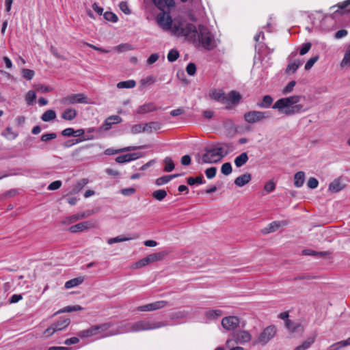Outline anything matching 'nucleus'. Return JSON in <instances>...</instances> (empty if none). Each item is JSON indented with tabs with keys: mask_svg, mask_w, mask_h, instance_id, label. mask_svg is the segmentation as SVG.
<instances>
[{
	"mask_svg": "<svg viewBox=\"0 0 350 350\" xmlns=\"http://www.w3.org/2000/svg\"><path fill=\"white\" fill-rule=\"evenodd\" d=\"M36 98V92L33 90H29L26 94L25 99L28 105H31L35 101Z\"/></svg>",
	"mask_w": 350,
	"mask_h": 350,
	"instance_id": "nucleus-51",
	"label": "nucleus"
},
{
	"mask_svg": "<svg viewBox=\"0 0 350 350\" xmlns=\"http://www.w3.org/2000/svg\"><path fill=\"white\" fill-rule=\"evenodd\" d=\"M275 189V183L273 181V180H269L268 182H267L265 185V187H264V189L267 192V193H271L273 191H274Z\"/></svg>",
	"mask_w": 350,
	"mask_h": 350,
	"instance_id": "nucleus-60",
	"label": "nucleus"
},
{
	"mask_svg": "<svg viewBox=\"0 0 350 350\" xmlns=\"http://www.w3.org/2000/svg\"><path fill=\"white\" fill-rule=\"evenodd\" d=\"M157 23L165 30H170L172 27V18L169 13L165 10L161 11L157 16Z\"/></svg>",
	"mask_w": 350,
	"mask_h": 350,
	"instance_id": "nucleus-7",
	"label": "nucleus"
},
{
	"mask_svg": "<svg viewBox=\"0 0 350 350\" xmlns=\"http://www.w3.org/2000/svg\"><path fill=\"white\" fill-rule=\"evenodd\" d=\"M186 71L189 75H194L196 72V65L192 62L189 63L186 67Z\"/></svg>",
	"mask_w": 350,
	"mask_h": 350,
	"instance_id": "nucleus-59",
	"label": "nucleus"
},
{
	"mask_svg": "<svg viewBox=\"0 0 350 350\" xmlns=\"http://www.w3.org/2000/svg\"><path fill=\"white\" fill-rule=\"evenodd\" d=\"M217 168L211 167L205 170V174L208 179H212L216 176Z\"/></svg>",
	"mask_w": 350,
	"mask_h": 350,
	"instance_id": "nucleus-57",
	"label": "nucleus"
},
{
	"mask_svg": "<svg viewBox=\"0 0 350 350\" xmlns=\"http://www.w3.org/2000/svg\"><path fill=\"white\" fill-rule=\"evenodd\" d=\"M172 32L177 36H190L191 38L196 39L198 34V30L195 25L192 23H186L181 20H175L172 23V27L170 29Z\"/></svg>",
	"mask_w": 350,
	"mask_h": 350,
	"instance_id": "nucleus-2",
	"label": "nucleus"
},
{
	"mask_svg": "<svg viewBox=\"0 0 350 350\" xmlns=\"http://www.w3.org/2000/svg\"><path fill=\"white\" fill-rule=\"evenodd\" d=\"M56 118V112L53 109L46 111L41 116V120L44 122H50Z\"/></svg>",
	"mask_w": 350,
	"mask_h": 350,
	"instance_id": "nucleus-39",
	"label": "nucleus"
},
{
	"mask_svg": "<svg viewBox=\"0 0 350 350\" xmlns=\"http://www.w3.org/2000/svg\"><path fill=\"white\" fill-rule=\"evenodd\" d=\"M308 187L310 189H316L318 187L319 181L315 178H310L308 181Z\"/></svg>",
	"mask_w": 350,
	"mask_h": 350,
	"instance_id": "nucleus-64",
	"label": "nucleus"
},
{
	"mask_svg": "<svg viewBox=\"0 0 350 350\" xmlns=\"http://www.w3.org/2000/svg\"><path fill=\"white\" fill-rule=\"evenodd\" d=\"M296 85V81L293 80V81H291L282 90V93L283 94H289L291 93L293 90V88L295 87V85Z\"/></svg>",
	"mask_w": 350,
	"mask_h": 350,
	"instance_id": "nucleus-55",
	"label": "nucleus"
},
{
	"mask_svg": "<svg viewBox=\"0 0 350 350\" xmlns=\"http://www.w3.org/2000/svg\"><path fill=\"white\" fill-rule=\"evenodd\" d=\"M210 98L220 102L222 104H224V100H226V95L225 92L221 89H213L209 93Z\"/></svg>",
	"mask_w": 350,
	"mask_h": 350,
	"instance_id": "nucleus-17",
	"label": "nucleus"
},
{
	"mask_svg": "<svg viewBox=\"0 0 350 350\" xmlns=\"http://www.w3.org/2000/svg\"><path fill=\"white\" fill-rule=\"evenodd\" d=\"M35 88L37 90V91L41 93H47L53 90V88L51 86L45 85L41 83L36 85Z\"/></svg>",
	"mask_w": 350,
	"mask_h": 350,
	"instance_id": "nucleus-50",
	"label": "nucleus"
},
{
	"mask_svg": "<svg viewBox=\"0 0 350 350\" xmlns=\"http://www.w3.org/2000/svg\"><path fill=\"white\" fill-rule=\"evenodd\" d=\"M319 58V55H315L310 58L305 64V70H309L313 66V65L318 61Z\"/></svg>",
	"mask_w": 350,
	"mask_h": 350,
	"instance_id": "nucleus-53",
	"label": "nucleus"
},
{
	"mask_svg": "<svg viewBox=\"0 0 350 350\" xmlns=\"http://www.w3.org/2000/svg\"><path fill=\"white\" fill-rule=\"evenodd\" d=\"M163 162L165 164V167L163 168L164 172H170L174 170L175 165L174 163V161H172V159L170 157H165V159L163 160Z\"/></svg>",
	"mask_w": 350,
	"mask_h": 350,
	"instance_id": "nucleus-42",
	"label": "nucleus"
},
{
	"mask_svg": "<svg viewBox=\"0 0 350 350\" xmlns=\"http://www.w3.org/2000/svg\"><path fill=\"white\" fill-rule=\"evenodd\" d=\"M252 179V175L250 173L243 174L234 179V184L238 187H243L247 184Z\"/></svg>",
	"mask_w": 350,
	"mask_h": 350,
	"instance_id": "nucleus-23",
	"label": "nucleus"
},
{
	"mask_svg": "<svg viewBox=\"0 0 350 350\" xmlns=\"http://www.w3.org/2000/svg\"><path fill=\"white\" fill-rule=\"evenodd\" d=\"M232 165L230 162L224 163L221 167V173L225 175L228 176L232 173Z\"/></svg>",
	"mask_w": 350,
	"mask_h": 350,
	"instance_id": "nucleus-46",
	"label": "nucleus"
},
{
	"mask_svg": "<svg viewBox=\"0 0 350 350\" xmlns=\"http://www.w3.org/2000/svg\"><path fill=\"white\" fill-rule=\"evenodd\" d=\"M340 65L342 67H350V51H349L347 49L345 53Z\"/></svg>",
	"mask_w": 350,
	"mask_h": 350,
	"instance_id": "nucleus-47",
	"label": "nucleus"
},
{
	"mask_svg": "<svg viewBox=\"0 0 350 350\" xmlns=\"http://www.w3.org/2000/svg\"><path fill=\"white\" fill-rule=\"evenodd\" d=\"M152 196L157 200L162 201L167 196V192L164 189H159L154 191Z\"/></svg>",
	"mask_w": 350,
	"mask_h": 350,
	"instance_id": "nucleus-43",
	"label": "nucleus"
},
{
	"mask_svg": "<svg viewBox=\"0 0 350 350\" xmlns=\"http://www.w3.org/2000/svg\"><path fill=\"white\" fill-rule=\"evenodd\" d=\"M122 118L118 115L111 116L105 120L101 129H104L105 131L109 130L113 124L120 123L122 122Z\"/></svg>",
	"mask_w": 350,
	"mask_h": 350,
	"instance_id": "nucleus-20",
	"label": "nucleus"
},
{
	"mask_svg": "<svg viewBox=\"0 0 350 350\" xmlns=\"http://www.w3.org/2000/svg\"><path fill=\"white\" fill-rule=\"evenodd\" d=\"M233 337L237 343L244 344L248 342L252 339L250 333L245 330H238L233 333Z\"/></svg>",
	"mask_w": 350,
	"mask_h": 350,
	"instance_id": "nucleus-14",
	"label": "nucleus"
},
{
	"mask_svg": "<svg viewBox=\"0 0 350 350\" xmlns=\"http://www.w3.org/2000/svg\"><path fill=\"white\" fill-rule=\"evenodd\" d=\"M242 100L241 94L237 91L232 90L226 96V100H224L225 109H231L233 107L238 105Z\"/></svg>",
	"mask_w": 350,
	"mask_h": 350,
	"instance_id": "nucleus-8",
	"label": "nucleus"
},
{
	"mask_svg": "<svg viewBox=\"0 0 350 350\" xmlns=\"http://www.w3.org/2000/svg\"><path fill=\"white\" fill-rule=\"evenodd\" d=\"M93 138H94V137L92 135V136L86 135V136H83L82 137H79V138H76V139H68L64 144V146L66 148H68V147H70L72 145H75L76 144H79V143L82 142L85 140L92 139Z\"/></svg>",
	"mask_w": 350,
	"mask_h": 350,
	"instance_id": "nucleus-29",
	"label": "nucleus"
},
{
	"mask_svg": "<svg viewBox=\"0 0 350 350\" xmlns=\"http://www.w3.org/2000/svg\"><path fill=\"white\" fill-rule=\"evenodd\" d=\"M277 331L278 329L275 325L267 326L262 329L254 344L260 343L261 345L265 346L275 337Z\"/></svg>",
	"mask_w": 350,
	"mask_h": 350,
	"instance_id": "nucleus-4",
	"label": "nucleus"
},
{
	"mask_svg": "<svg viewBox=\"0 0 350 350\" xmlns=\"http://www.w3.org/2000/svg\"><path fill=\"white\" fill-rule=\"evenodd\" d=\"M77 116V111L74 108H67L62 113V118L65 120L71 121Z\"/></svg>",
	"mask_w": 350,
	"mask_h": 350,
	"instance_id": "nucleus-25",
	"label": "nucleus"
},
{
	"mask_svg": "<svg viewBox=\"0 0 350 350\" xmlns=\"http://www.w3.org/2000/svg\"><path fill=\"white\" fill-rule=\"evenodd\" d=\"M146 10H150L154 5L160 11L165 10L163 0H143Z\"/></svg>",
	"mask_w": 350,
	"mask_h": 350,
	"instance_id": "nucleus-19",
	"label": "nucleus"
},
{
	"mask_svg": "<svg viewBox=\"0 0 350 350\" xmlns=\"http://www.w3.org/2000/svg\"><path fill=\"white\" fill-rule=\"evenodd\" d=\"M70 323V318L67 317H62L53 323V332L61 331L68 327Z\"/></svg>",
	"mask_w": 350,
	"mask_h": 350,
	"instance_id": "nucleus-21",
	"label": "nucleus"
},
{
	"mask_svg": "<svg viewBox=\"0 0 350 350\" xmlns=\"http://www.w3.org/2000/svg\"><path fill=\"white\" fill-rule=\"evenodd\" d=\"M161 125L157 122H150L144 124L143 129L144 132L151 133L152 131H157L160 129Z\"/></svg>",
	"mask_w": 350,
	"mask_h": 350,
	"instance_id": "nucleus-37",
	"label": "nucleus"
},
{
	"mask_svg": "<svg viewBox=\"0 0 350 350\" xmlns=\"http://www.w3.org/2000/svg\"><path fill=\"white\" fill-rule=\"evenodd\" d=\"M244 120L249 124H254L262 122L266 118H269V114L267 111H250L246 112L244 116Z\"/></svg>",
	"mask_w": 350,
	"mask_h": 350,
	"instance_id": "nucleus-5",
	"label": "nucleus"
},
{
	"mask_svg": "<svg viewBox=\"0 0 350 350\" xmlns=\"http://www.w3.org/2000/svg\"><path fill=\"white\" fill-rule=\"evenodd\" d=\"M142 156L141 152H133L125 154H121L116 158V161L118 163H124L134 161Z\"/></svg>",
	"mask_w": 350,
	"mask_h": 350,
	"instance_id": "nucleus-16",
	"label": "nucleus"
},
{
	"mask_svg": "<svg viewBox=\"0 0 350 350\" xmlns=\"http://www.w3.org/2000/svg\"><path fill=\"white\" fill-rule=\"evenodd\" d=\"M344 187V185L341 183L340 179H335L333 182L329 183V190L332 192L337 193L343 189Z\"/></svg>",
	"mask_w": 350,
	"mask_h": 350,
	"instance_id": "nucleus-33",
	"label": "nucleus"
},
{
	"mask_svg": "<svg viewBox=\"0 0 350 350\" xmlns=\"http://www.w3.org/2000/svg\"><path fill=\"white\" fill-rule=\"evenodd\" d=\"M154 81H155V79H154V77L150 75V76H148L147 77H146L144 79H141L140 83L142 85H146L152 84L154 83Z\"/></svg>",
	"mask_w": 350,
	"mask_h": 350,
	"instance_id": "nucleus-63",
	"label": "nucleus"
},
{
	"mask_svg": "<svg viewBox=\"0 0 350 350\" xmlns=\"http://www.w3.org/2000/svg\"><path fill=\"white\" fill-rule=\"evenodd\" d=\"M286 224H287L286 221H273L268 225V227L265 228L263 230V232L269 233V232H275L281 226H285Z\"/></svg>",
	"mask_w": 350,
	"mask_h": 350,
	"instance_id": "nucleus-26",
	"label": "nucleus"
},
{
	"mask_svg": "<svg viewBox=\"0 0 350 350\" xmlns=\"http://www.w3.org/2000/svg\"><path fill=\"white\" fill-rule=\"evenodd\" d=\"M144 146H127L120 149H113V148H107L105 150L104 154L105 155H113L117 153L120 152H129L131 150H136L138 149H142L144 148Z\"/></svg>",
	"mask_w": 350,
	"mask_h": 350,
	"instance_id": "nucleus-18",
	"label": "nucleus"
},
{
	"mask_svg": "<svg viewBox=\"0 0 350 350\" xmlns=\"http://www.w3.org/2000/svg\"><path fill=\"white\" fill-rule=\"evenodd\" d=\"M285 327L288 332L293 336L301 337L305 331V328L301 323H296L292 320L287 321Z\"/></svg>",
	"mask_w": 350,
	"mask_h": 350,
	"instance_id": "nucleus-9",
	"label": "nucleus"
},
{
	"mask_svg": "<svg viewBox=\"0 0 350 350\" xmlns=\"http://www.w3.org/2000/svg\"><path fill=\"white\" fill-rule=\"evenodd\" d=\"M96 329L97 328L95 327V325H92L90 328L78 332L77 335L82 338H89L92 336L98 335Z\"/></svg>",
	"mask_w": 350,
	"mask_h": 350,
	"instance_id": "nucleus-28",
	"label": "nucleus"
},
{
	"mask_svg": "<svg viewBox=\"0 0 350 350\" xmlns=\"http://www.w3.org/2000/svg\"><path fill=\"white\" fill-rule=\"evenodd\" d=\"M340 10L335 11L332 16L333 17L337 16L338 14H342L346 12H350V0H346L341 3L337 5Z\"/></svg>",
	"mask_w": 350,
	"mask_h": 350,
	"instance_id": "nucleus-24",
	"label": "nucleus"
},
{
	"mask_svg": "<svg viewBox=\"0 0 350 350\" xmlns=\"http://www.w3.org/2000/svg\"><path fill=\"white\" fill-rule=\"evenodd\" d=\"M215 150L216 151L215 154L219 157L218 159H219V160L229 154V150H224L222 146H216Z\"/></svg>",
	"mask_w": 350,
	"mask_h": 350,
	"instance_id": "nucleus-52",
	"label": "nucleus"
},
{
	"mask_svg": "<svg viewBox=\"0 0 350 350\" xmlns=\"http://www.w3.org/2000/svg\"><path fill=\"white\" fill-rule=\"evenodd\" d=\"M105 20L113 23H116L118 21V17L116 14L112 12L107 11L103 14Z\"/></svg>",
	"mask_w": 350,
	"mask_h": 350,
	"instance_id": "nucleus-48",
	"label": "nucleus"
},
{
	"mask_svg": "<svg viewBox=\"0 0 350 350\" xmlns=\"http://www.w3.org/2000/svg\"><path fill=\"white\" fill-rule=\"evenodd\" d=\"M92 227H94V224L92 221H85L71 226L69 228V231L72 233H77L82 232L84 230L90 229Z\"/></svg>",
	"mask_w": 350,
	"mask_h": 350,
	"instance_id": "nucleus-15",
	"label": "nucleus"
},
{
	"mask_svg": "<svg viewBox=\"0 0 350 350\" xmlns=\"http://www.w3.org/2000/svg\"><path fill=\"white\" fill-rule=\"evenodd\" d=\"M305 181V173L302 171L297 172L294 175V185L296 187H301L303 186Z\"/></svg>",
	"mask_w": 350,
	"mask_h": 350,
	"instance_id": "nucleus-30",
	"label": "nucleus"
},
{
	"mask_svg": "<svg viewBox=\"0 0 350 350\" xmlns=\"http://www.w3.org/2000/svg\"><path fill=\"white\" fill-rule=\"evenodd\" d=\"M302 64L301 60L297 59L292 62H289L285 70V73L288 74L290 72L294 73L299 67Z\"/></svg>",
	"mask_w": 350,
	"mask_h": 350,
	"instance_id": "nucleus-34",
	"label": "nucleus"
},
{
	"mask_svg": "<svg viewBox=\"0 0 350 350\" xmlns=\"http://www.w3.org/2000/svg\"><path fill=\"white\" fill-rule=\"evenodd\" d=\"M83 310V308L79 305L68 306H66V307L59 310L58 311H57L53 314V316L61 314V313H64V312H76V311H81Z\"/></svg>",
	"mask_w": 350,
	"mask_h": 350,
	"instance_id": "nucleus-31",
	"label": "nucleus"
},
{
	"mask_svg": "<svg viewBox=\"0 0 350 350\" xmlns=\"http://www.w3.org/2000/svg\"><path fill=\"white\" fill-rule=\"evenodd\" d=\"M248 159L249 158L247 153L245 152H242L240 155L235 158L234 164L237 167H241L247 162Z\"/></svg>",
	"mask_w": 350,
	"mask_h": 350,
	"instance_id": "nucleus-35",
	"label": "nucleus"
},
{
	"mask_svg": "<svg viewBox=\"0 0 350 350\" xmlns=\"http://www.w3.org/2000/svg\"><path fill=\"white\" fill-rule=\"evenodd\" d=\"M240 323L239 319L236 316L226 317L221 320L222 327L228 331H233L238 327Z\"/></svg>",
	"mask_w": 350,
	"mask_h": 350,
	"instance_id": "nucleus-11",
	"label": "nucleus"
},
{
	"mask_svg": "<svg viewBox=\"0 0 350 350\" xmlns=\"http://www.w3.org/2000/svg\"><path fill=\"white\" fill-rule=\"evenodd\" d=\"M22 76L27 80H31L33 79L35 72L33 70L23 68L21 70Z\"/></svg>",
	"mask_w": 350,
	"mask_h": 350,
	"instance_id": "nucleus-49",
	"label": "nucleus"
},
{
	"mask_svg": "<svg viewBox=\"0 0 350 350\" xmlns=\"http://www.w3.org/2000/svg\"><path fill=\"white\" fill-rule=\"evenodd\" d=\"M312 44L310 42H306L301 45L299 49L300 55L306 54L311 49Z\"/></svg>",
	"mask_w": 350,
	"mask_h": 350,
	"instance_id": "nucleus-54",
	"label": "nucleus"
},
{
	"mask_svg": "<svg viewBox=\"0 0 350 350\" xmlns=\"http://www.w3.org/2000/svg\"><path fill=\"white\" fill-rule=\"evenodd\" d=\"M273 101V98L270 95L263 96L260 102L257 103V106L260 108H269Z\"/></svg>",
	"mask_w": 350,
	"mask_h": 350,
	"instance_id": "nucleus-36",
	"label": "nucleus"
},
{
	"mask_svg": "<svg viewBox=\"0 0 350 350\" xmlns=\"http://www.w3.org/2000/svg\"><path fill=\"white\" fill-rule=\"evenodd\" d=\"M204 183H205V180L204 179V177L202 175H200V176H198L196 177L190 176L187 178V183L190 186H192V185H195L196 183L201 185V184H204Z\"/></svg>",
	"mask_w": 350,
	"mask_h": 350,
	"instance_id": "nucleus-40",
	"label": "nucleus"
},
{
	"mask_svg": "<svg viewBox=\"0 0 350 350\" xmlns=\"http://www.w3.org/2000/svg\"><path fill=\"white\" fill-rule=\"evenodd\" d=\"M301 96L293 95L278 99L272 106L273 109H278L285 116H293L306 112L308 110L302 104H299Z\"/></svg>",
	"mask_w": 350,
	"mask_h": 350,
	"instance_id": "nucleus-1",
	"label": "nucleus"
},
{
	"mask_svg": "<svg viewBox=\"0 0 350 350\" xmlns=\"http://www.w3.org/2000/svg\"><path fill=\"white\" fill-rule=\"evenodd\" d=\"M162 323H159L157 324L155 322H150L146 320L139 321L134 323L131 327L132 332H139L143 330H148L161 327Z\"/></svg>",
	"mask_w": 350,
	"mask_h": 350,
	"instance_id": "nucleus-6",
	"label": "nucleus"
},
{
	"mask_svg": "<svg viewBox=\"0 0 350 350\" xmlns=\"http://www.w3.org/2000/svg\"><path fill=\"white\" fill-rule=\"evenodd\" d=\"M223 315V311L219 309L208 310L205 312V317L210 320L217 319Z\"/></svg>",
	"mask_w": 350,
	"mask_h": 350,
	"instance_id": "nucleus-32",
	"label": "nucleus"
},
{
	"mask_svg": "<svg viewBox=\"0 0 350 350\" xmlns=\"http://www.w3.org/2000/svg\"><path fill=\"white\" fill-rule=\"evenodd\" d=\"M315 337L316 336L310 337L302 342L301 345L305 349V350L308 349L314 342Z\"/></svg>",
	"mask_w": 350,
	"mask_h": 350,
	"instance_id": "nucleus-61",
	"label": "nucleus"
},
{
	"mask_svg": "<svg viewBox=\"0 0 350 350\" xmlns=\"http://www.w3.org/2000/svg\"><path fill=\"white\" fill-rule=\"evenodd\" d=\"M131 239L130 238H128V237H125L124 236H118V237H113V238H111L108 240L107 243L109 244H113V243H118V242H122V241H129Z\"/></svg>",
	"mask_w": 350,
	"mask_h": 350,
	"instance_id": "nucleus-56",
	"label": "nucleus"
},
{
	"mask_svg": "<svg viewBox=\"0 0 350 350\" xmlns=\"http://www.w3.org/2000/svg\"><path fill=\"white\" fill-rule=\"evenodd\" d=\"M95 327L97 328V334H100L101 337H104L105 335L101 334V333L107 331L111 327V324L109 323H105L99 325H95Z\"/></svg>",
	"mask_w": 350,
	"mask_h": 350,
	"instance_id": "nucleus-45",
	"label": "nucleus"
},
{
	"mask_svg": "<svg viewBox=\"0 0 350 350\" xmlns=\"http://www.w3.org/2000/svg\"><path fill=\"white\" fill-rule=\"evenodd\" d=\"M119 8L120 10L124 13L125 14H130L131 13V10L129 8L128 3L126 1H121L119 4Z\"/></svg>",
	"mask_w": 350,
	"mask_h": 350,
	"instance_id": "nucleus-58",
	"label": "nucleus"
},
{
	"mask_svg": "<svg viewBox=\"0 0 350 350\" xmlns=\"http://www.w3.org/2000/svg\"><path fill=\"white\" fill-rule=\"evenodd\" d=\"M84 279L83 277H78L67 281L64 287L66 288H71L81 284L83 282Z\"/></svg>",
	"mask_w": 350,
	"mask_h": 350,
	"instance_id": "nucleus-38",
	"label": "nucleus"
},
{
	"mask_svg": "<svg viewBox=\"0 0 350 350\" xmlns=\"http://www.w3.org/2000/svg\"><path fill=\"white\" fill-rule=\"evenodd\" d=\"M168 302L167 301L161 300L157 301L148 304L140 306L137 308L139 311L146 312V311H154L159 309L163 308L165 306L167 305Z\"/></svg>",
	"mask_w": 350,
	"mask_h": 350,
	"instance_id": "nucleus-12",
	"label": "nucleus"
},
{
	"mask_svg": "<svg viewBox=\"0 0 350 350\" xmlns=\"http://www.w3.org/2000/svg\"><path fill=\"white\" fill-rule=\"evenodd\" d=\"M205 153L202 155V161H200V154H198V159H197L198 163H217L219 161V159H216L217 157L215 154L216 151L213 148H210L208 147L204 148Z\"/></svg>",
	"mask_w": 350,
	"mask_h": 350,
	"instance_id": "nucleus-10",
	"label": "nucleus"
},
{
	"mask_svg": "<svg viewBox=\"0 0 350 350\" xmlns=\"http://www.w3.org/2000/svg\"><path fill=\"white\" fill-rule=\"evenodd\" d=\"M179 56H180V54H179L178 51L175 49H172L169 51L167 57V60L170 62H174L178 59Z\"/></svg>",
	"mask_w": 350,
	"mask_h": 350,
	"instance_id": "nucleus-44",
	"label": "nucleus"
},
{
	"mask_svg": "<svg viewBox=\"0 0 350 350\" xmlns=\"http://www.w3.org/2000/svg\"><path fill=\"white\" fill-rule=\"evenodd\" d=\"M181 174H180L165 175V176H161V177L157 178L155 183L157 185L161 186V185H165V184L169 183L171 180H172L176 177H178Z\"/></svg>",
	"mask_w": 350,
	"mask_h": 350,
	"instance_id": "nucleus-27",
	"label": "nucleus"
},
{
	"mask_svg": "<svg viewBox=\"0 0 350 350\" xmlns=\"http://www.w3.org/2000/svg\"><path fill=\"white\" fill-rule=\"evenodd\" d=\"M135 85H136V82H135V80H133V79L128 80V81H120V82L117 83V88H119V89L133 88Z\"/></svg>",
	"mask_w": 350,
	"mask_h": 350,
	"instance_id": "nucleus-41",
	"label": "nucleus"
},
{
	"mask_svg": "<svg viewBox=\"0 0 350 350\" xmlns=\"http://www.w3.org/2000/svg\"><path fill=\"white\" fill-rule=\"evenodd\" d=\"M57 137V134L55 133H45L41 136V141L42 142H49L51 139H54Z\"/></svg>",
	"mask_w": 350,
	"mask_h": 350,
	"instance_id": "nucleus-62",
	"label": "nucleus"
},
{
	"mask_svg": "<svg viewBox=\"0 0 350 350\" xmlns=\"http://www.w3.org/2000/svg\"><path fill=\"white\" fill-rule=\"evenodd\" d=\"M65 101L69 104L89 103L88 97L82 93L70 94L65 98Z\"/></svg>",
	"mask_w": 350,
	"mask_h": 350,
	"instance_id": "nucleus-13",
	"label": "nucleus"
},
{
	"mask_svg": "<svg viewBox=\"0 0 350 350\" xmlns=\"http://www.w3.org/2000/svg\"><path fill=\"white\" fill-rule=\"evenodd\" d=\"M197 30L196 37L198 36V40L204 49L211 51L217 46L215 37L207 27L204 25H199Z\"/></svg>",
	"mask_w": 350,
	"mask_h": 350,
	"instance_id": "nucleus-3",
	"label": "nucleus"
},
{
	"mask_svg": "<svg viewBox=\"0 0 350 350\" xmlns=\"http://www.w3.org/2000/svg\"><path fill=\"white\" fill-rule=\"evenodd\" d=\"M157 110V107L155 104L152 102L145 103L142 105L139 106L136 113L138 114H145L148 112H152Z\"/></svg>",
	"mask_w": 350,
	"mask_h": 350,
	"instance_id": "nucleus-22",
	"label": "nucleus"
}]
</instances>
